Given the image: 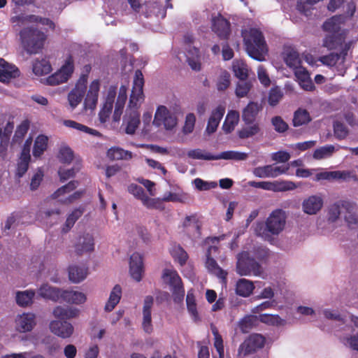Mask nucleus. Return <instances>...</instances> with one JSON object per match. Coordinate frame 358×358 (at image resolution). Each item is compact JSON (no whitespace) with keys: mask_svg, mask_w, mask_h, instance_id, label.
<instances>
[{"mask_svg":"<svg viewBox=\"0 0 358 358\" xmlns=\"http://www.w3.org/2000/svg\"><path fill=\"white\" fill-rule=\"evenodd\" d=\"M144 79L141 71L137 70L133 82V87L129 101L123 117L124 129L126 134L133 135L140 124L139 108L144 100L143 87Z\"/></svg>","mask_w":358,"mask_h":358,"instance_id":"1","label":"nucleus"},{"mask_svg":"<svg viewBox=\"0 0 358 358\" xmlns=\"http://www.w3.org/2000/svg\"><path fill=\"white\" fill-rule=\"evenodd\" d=\"M287 215L282 209L273 210L266 219L264 223L257 224L255 234L264 241H272L273 236H278L285 229Z\"/></svg>","mask_w":358,"mask_h":358,"instance_id":"2","label":"nucleus"},{"mask_svg":"<svg viewBox=\"0 0 358 358\" xmlns=\"http://www.w3.org/2000/svg\"><path fill=\"white\" fill-rule=\"evenodd\" d=\"M241 34L248 55L255 60L265 61L268 50L262 31L256 28H245Z\"/></svg>","mask_w":358,"mask_h":358,"instance_id":"3","label":"nucleus"},{"mask_svg":"<svg viewBox=\"0 0 358 358\" xmlns=\"http://www.w3.org/2000/svg\"><path fill=\"white\" fill-rule=\"evenodd\" d=\"M20 34L22 46L28 53L36 54L42 50L46 38L43 32L27 27Z\"/></svg>","mask_w":358,"mask_h":358,"instance_id":"4","label":"nucleus"},{"mask_svg":"<svg viewBox=\"0 0 358 358\" xmlns=\"http://www.w3.org/2000/svg\"><path fill=\"white\" fill-rule=\"evenodd\" d=\"M162 279L164 284L169 286L174 301L176 302H181L185 296V289L181 278L177 271L173 268L163 269Z\"/></svg>","mask_w":358,"mask_h":358,"instance_id":"5","label":"nucleus"},{"mask_svg":"<svg viewBox=\"0 0 358 358\" xmlns=\"http://www.w3.org/2000/svg\"><path fill=\"white\" fill-rule=\"evenodd\" d=\"M74 69L73 59L71 56H69L59 69L45 78L44 83L50 86H57L66 83L71 78Z\"/></svg>","mask_w":358,"mask_h":358,"instance_id":"6","label":"nucleus"},{"mask_svg":"<svg viewBox=\"0 0 358 358\" xmlns=\"http://www.w3.org/2000/svg\"><path fill=\"white\" fill-rule=\"evenodd\" d=\"M236 272L240 275H255L264 278V271L262 267L250 258L248 252H243L237 257Z\"/></svg>","mask_w":358,"mask_h":358,"instance_id":"7","label":"nucleus"},{"mask_svg":"<svg viewBox=\"0 0 358 358\" xmlns=\"http://www.w3.org/2000/svg\"><path fill=\"white\" fill-rule=\"evenodd\" d=\"M178 124L177 113L165 106H157L152 125L157 128H163L166 131L173 130Z\"/></svg>","mask_w":358,"mask_h":358,"instance_id":"8","label":"nucleus"},{"mask_svg":"<svg viewBox=\"0 0 358 358\" xmlns=\"http://www.w3.org/2000/svg\"><path fill=\"white\" fill-rule=\"evenodd\" d=\"M78 186L77 181H71L67 185L59 188L50 197L64 204H69L80 198L83 192L76 191L71 194Z\"/></svg>","mask_w":358,"mask_h":358,"instance_id":"9","label":"nucleus"},{"mask_svg":"<svg viewBox=\"0 0 358 358\" xmlns=\"http://www.w3.org/2000/svg\"><path fill=\"white\" fill-rule=\"evenodd\" d=\"M185 56L187 62L195 71H199L201 69V55L197 47L193 45L194 38L191 35L185 36Z\"/></svg>","mask_w":358,"mask_h":358,"instance_id":"10","label":"nucleus"},{"mask_svg":"<svg viewBox=\"0 0 358 358\" xmlns=\"http://www.w3.org/2000/svg\"><path fill=\"white\" fill-rule=\"evenodd\" d=\"M87 83V76L81 75L74 87L69 92L67 101L71 110H74L81 103L86 92Z\"/></svg>","mask_w":358,"mask_h":358,"instance_id":"11","label":"nucleus"},{"mask_svg":"<svg viewBox=\"0 0 358 358\" xmlns=\"http://www.w3.org/2000/svg\"><path fill=\"white\" fill-rule=\"evenodd\" d=\"M324 196L322 194H310L306 196L301 202V210L308 215H316L323 208Z\"/></svg>","mask_w":358,"mask_h":358,"instance_id":"12","label":"nucleus"},{"mask_svg":"<svg viewBox=\"0 0 358 358\" xmlns=\"http://www.w3.org/2000/svg\"><path fill=\"white\" fill-rule=\"evenodd\" d=\"M264 344L265 338L263 336L258 334H252L240 345L238 351V357L239 358L245 357L262 348Z\"/></svg>","mask_w":358,"mask_h":358,"instance_id":"13","label":"nucleus"},{"mask_svg":"<svg viewBox=\"0 0 358 358\" xmlns=\"http://www.w3.org/2000/svg\"><path fill=\"white\" fill-rule=\"evenodd\" d=\"M356 176L351 171H322L317 173L314 177V180L319 182L321 180H341L347 181L350 179L355 180Z\"/></svg>","mask_w":358,"mask_h":358,"instance_id":"14","label":"nucleus"},{"mask_svg":"<svg viewBox=\"0 0 358 358\" xmlns=\"http://www.w3.org/2000/svg\"><path fill=\"white\" fill-rule=\"evenodd\" d=\"M100 85V81L97 79L90 84L83 103L85 110L93 112L95 110L99 100Z\"/></svg>","mask_w":358,"mask_h":358,"instance_id":"15","label":"nucleus"},{"mask_svg":"<svg viewBox=\"0 0 358 358\" xmlns=\"http://www.w3.org/2000/svg\"><path fill=\"white\" fill-rule=\"evenodd\" d=\"M36 324V315L31 313L18 315L15 320V327L20 333L31 331Z\"/></svg>","mask_w":358,"mask_h":358,"instance_id":"16","label":"nucleus"},{"mask_svg":"<svg viewBox=\"0 0 358 358\" xmlns=\"http://www.w3.org/2000/svg\"><path fill=\"white\" fill-rule=\"evenodd\" d=\"M94 238L92 234L85 232L80 235L74 245L75 251L78 255L92 252L94 250Z\"/></svg>","mask_w":358,"mask_h":358,"instance_id":"17","label":"nucleus"},{"mask_svg":"<svg viewBox=\"0 0 358 358\" xmlns=\"http://www.w3.org/2000/svg\"><path fill=\"white\" fill-rule=\"evenodd\" d=\"M49 328L52 334L62 338H70L74 332L73 326L66 321L52 320Z\"/></svg>","mask_w":358,"mask_h":358,"instance_id":"18","label":"nucleus"},{"mask_svg":"<svg viewBox=\"0 0 358 358\" xmlns=\"http://www.w3.org/2000/svg\"><path fill=\"white\" fill-rule=\"evenodd\" d=\"M217 248L215 245H210L206 255V266L209 271L214 273L218 278L222 279V282L226 285V276L227 273L222 270L217 264L215 260L210 257V256L215 253Z\"/></svg>","mask_w":358,"mask_h":358,"instance_id":"19","label":"nucleus"},{"mask_svg":"<svg viewBox=\"0 0 358 358\" xmlns=\"http://www.w3.org/2000/svg\"><path fill=\"white\" fill-rule=\"evenodd\" d=\"M144 272L143 257L138 252L133 253L129 259V273L136 282L142 280Z\"/></svg>","mask_w":358,"mask_h":358,"instance_id":"20","label":"nucleus"},{"mask_svg":"<svg viewBox=\"0 0 358 358\" xmlns=\"http://www.w3.org/2000/svg\"><path fill=\"white\" fill-rule=\"evenodd\" d=\"M128 191L134 195L136 199L141 201L143 204L148 208H157L159 203V200L148 197L144 192L143 189L136 184H131L128 187Z\"/></svg>","mask_w":358,"mask_h":358,"instance_id":"21","label":"nucleus"},{"mask_svg":"<svg viewBox=\"0 0 358 358\" xmlns=\"http://www.w3.org/2000/svg\"><path fill=\"white\" fill-rule=\"evenodd\" d=\"M153 303V297L151 296H147L144 299L143 306L142 327L143 330L148 334L152 331L151 310Z\"/></svg>","mask_w":358,"mask_h":358,"instance_id":"22","label":"nucleus"},{"mask_svg":"<svg viewBox=\"0 0 358 358\" xmlns=\"http://www.w3.org/2000/svg\"><path fill=\"white\" fill-rule=\"evenodd\" d=\"M31 145V139L29 138L25 141L23 150L19 159V162L17 163L16 174L18 177H22L27 171L31 158L29 154Z\"/></svg>","mask_w":358,"mask_h":358,"instance_id":"23","label":"nucleus"},{"mask_svg":"<svg viewBox=\"0 0 358 358\" xmlns=\"http://www.w3.org/2000/svg\"><path fill=\"white\" fill-rule=\"evenodd\" d=\"M11 22L16 24V25L21 27L27 25L29 23L37 22L43 25H47L50 28H54L53 22L47 18H41L36 15H18L14 16L11 18Z\"/></svg>","mask_w":358,"mask_h":358,"instance_id":"24","label":"nucleus"},{"mask_svg":"<svg viewBox=\"0 0 358 358\" xmlns=\"http://www.w3.org/2000/svg\"><path fill=\"white\" fill-rule=\"evenodd\" d=\"M224 112L225 108L223 106H218L213 110L206 129V132L208 134H212L215 132Z\"/></svg>","mask_w":358,"mask_h":358,"instance_id":"25","label":"nucleus"},{"mask_svg":"<svg viewBox=\"0 0 358 358\" xmlns=\"http://www.w3.org/2000/svg\"><path fill=\"white\" fill-rule=\"evenodd\" d=\"M63 289L52 287L47 283H44L38 289V294L40 296L52 300L53 301H61Z\"/></svg>","mask_w":358,"mask_h":358,"instance_id":"26","label":"nucleus"},{"mask_svg":"<svg viewBox=\"0 0 358 358\" xmlns=\"http://www.w3.org/2000/svg\"><path fill=\"white\" fill-rule=\"evenodd\" d=\"M352 16L346 15H335L329 20H327L323 24V29L324 31L331 33L336 34L341 29L345 22L350 19Z\"/></svg>","mask_w":358,"mask_h":358,"instance_id":"27","label":"nucleus"},{"mask_svg":"<svg viewBox=\"0 0 358 358\" xmlns=\"http://www.w3.org/2000/svg\"><path fill=\"white\" fill-rule=\"evenodd\" d=\"M61 300L71 304L81 305L87 301V296L80 291L66 289L63 290Z\"/></svg>","mask_w":358,"mask_h":358,"instance_id":"28","label":"nucleus"},{"mask_svg":"<svg viewBox=\"0 0 358 358\" xmlns=\"http://www.w3.org/2000/svg\"><path fill=\"white\" fill-rule=\"evenodd\" d=\"M212 29L220 38H225L229 34V23L222 16L217 15L213 19Z\"/></svg>","mask_w":358,"mask_h":358,"instance_id":"29","label":"nucleus"},{"mask_svg":"<svg viewBox=\"0 0 358 358\" xmlns=\"http://www.w3.org/2000/svg\"><path fill=\"white\" fill-rule=\"evenodd\" d=\"M18 69L13 65H10L5 60L0 58V81L7 83L10 79L18 76Z\"/></svg>","mask_w":358,"mask_h":358,"instance_id":"30","label":"nucleus"},{"mask_svg":"<svg viewBox=\"0 0 358 358\" xmlns=\"http://www.w3.org/2000/svg\"><path fill=\"white\" fill-rule=\"evenodd\" d=\"M252 281L245 278L239 279L235 285L236 294L242 297H249L255 290Z\"/></svg>","mask_w":358,"mask_h":358,"instance_id":"31","label":"nucleus"},{"mask_svg":"<svg viewBox=\"0 0 358 358\" xmlns=\"http://www.w3.org/2000/svg\"><path fill=\"white\" fill-rule=\"evenodd\" d=\"M52 71L51 63L47 59H36L32 63V71L36 76L48 75Z\"/></svg>","mask_w":358,"mask_h":358,"instance_id":"32","label":"nucleus"},{"mask_svg":"<svg viewBox=\"0 0 358 358\" xmlns=\"http://www.w3.org/2000/svg\"><path fill=\"white\" fill-rule=\"evenodd\" d=\"M122 294V289L120 285H115L111 289L108 299L105 304L104 310L106 312H111L119 303Z\"/></svg>","mask_w":358,"mask_h":358,"instance_id":"33","label":"nucleus"},{"mask_svg":"<svg viewBox=\"0 0 358 358\" xmlns=\"http://www.w3.org/2000/svg\"><path fill=\"white\" fill-rule=\"evenodd\" d=\"M342 206L346 210V213L344 215V219L350 227H353L358 224V215L355 212L356 205L354 203L343 201L342 202Z\"/></svg>","mask_w":358,"mask_h":358,"instance_id":"34","label":"nucleus"},{"mask_svg":"<svg viewBox=\"0 0 358 358\" xmlns=\"http://www.w3.org/2000/svg\"><path fill=\"white\" fill-rule=\"evenodd\" d=\"M80 311L73 307L57 306L53 309V315L58 319L69 320L76 318L79 315Z\"/></svg>","mask_w":358,"mask_h":358,"instance_id":"35","label":"nucleus"},{"mask_svg":"<svg viewBox=\"0 0 358 358\" xmlns=\"http://www.w3.org/2000/svg\"><path fill=\"white\" fill-rule=\"evenodd\" d=\"M127 99V88L122 85L120 87L117 101L115 103L113 119L115 121H119L122 113L125 101Z\"/></svg>","mask_w":358,"mask_h":358,"instance_id":"36","label":"nucleus"},{"mask_svg":"<svg viewBox=\"0 0 358 358\" xmlns=\"http://www.w3.org/2000/svg\"><path fill=\"white\" fill-rule=\"evenodd\" d=\"M88 271L85 266H71L69 268V278L73 283H79L86 278Z\"/></svg>","mask_w":358,"mask_h":358,"instance_id":"37","label":"nucleus"},{"mask_svg":"<svg viewBox=\"0 0 358 358\" xmlns=\"http://www.w3.org/2000/svg\"><path fill=\"white\" fill-rule=\"evenodd\" d=\"M191 198L189 194L178 189L176 192H166L164 194L162 201L165 202L187 203Z\"/></svg>","mask_w":358,"mask_h":358,"instance_id":"38","label":"nucleus"},{"mask_svg":"<svg viewBox=\"0 0 358 358\" xmlns=\"http://www.w3.org/2000/svg\"><path fill=\"white\" fill-rule=\"evenodd\" d=\"M339 145H326L317 148L313 154V157L316 160H321L331 157L334 153L339 150Z\"/></svg>","mask_w":358,"mask_h":358,"instance_id":"39","label":"nucleus"},{"mask_svg":"<svg viewBox=\"0 0 358 358\" xmlns=\"http://www.w3.org/2000/svg\"><path fill=\"white\" fill-rule=\"evenodd\" d=\"M239 122V113L236 110H229L225 117L222 124L223 131L227 133H231Z\"/></svg>","mask_w":358,"mask_h":358,"instance_id":"40","label":"nucleus"},{"mask_svg":"<svg viewBox=\"0 0 358 358\" xmlns=\"http://www.w3.org/2000/svg\"><path fill=\"white\" fill-rule=\"evenodd\" d=\"M345 2L347 3L346 14H348V16H352L356 10L353 0H330L327 8L329 11L334 12Z\"/></svg>","mask_w":358,"mask_h":358,"instance_id":"41","label":"nucleus"},{"mask_svg":"<svg viewBox=\"0 0 358 358\" xmlns=\"http://www.w3.org/2000/svg\"><path fill=\"white\" fill-rule=\"evenodd\" d=\"M107 157L111 160H128L132 158V153L119 147H113L108 150Z\"/></svg>","mask_w":358,"mask_h":358,"instance_id":"42","label":"nucleus"},{"mask_svg":"<svg viewBox=\"0 0 358 358\" xmlns=\"http://www.w3.org/2000/svg\"><path fill=\"white\" fill-rule=\"evenodd\" d=\"M48 145V138L45 135L38 136L34 141L33 148V155L34 157H39L46 150Z\"/></svg>","mask_w":358,"mask_h":358,"instance_id":"43","label":"nucleus"},{"mask_svg":"<svg viewBox=\"0 0 358 358\" xmlns=\"http://www.w3.org/2000/svg\"><path fill=\"white\" fill-rule=\"evenodd\" d=\"M347 50H344L340 55L338 54H330L328 56L322 57L320 61L327 66H334L337 64H343L347 55Z\"/></svg>","mask_w":358,"mask_h":358,"instance_id":"44","label":"nucleus"},{"mask_svg":"<svg viewBox=\"0 0 358 358\" xmlns=\"http://www.w3.org/2000/svg\"><path fill=\"white\" fill-rule=\"evenodd\" d=\"M311 121L309 113L303 108H299L294 113L293 125L294 127H300L307 124Z\"/></svg>","mask_w":358,"mask_h":358,"instance_id":"45","label":"nucleus"},{"mask_svg":"<svg viewBox=\"0 0 358 358\" xmlns=\"http://www.w3.org/2000/svg\"><path fill=\"white\" fill-rule=\"evenodd\" d=\"M260 110L257 103L250 102L243 110V119L245 123H251Z\"/></svg>","mask_w":358,"mask_h":358,"instance_id":"46","label":"nucleus"},{"mask_svg":"<svg viewBox=\"0 0 358 358\" xmlns=\"http://www.w3.org/2000/svg\"><path fill=\"white\" fill-rule=\"evenodd\" d=\"M258 320L268 325L271 326H285L287 323L286 320L281 318L278 315L262 314L259 316Z\"/></svg>","mask_w":358,"mask_h":358,"instance_id":"47","label":"nucleus"},{"mask_svg":"<svg viewBox=\"0 0 358 358\" xmlns=\"http://www.w3.org/2000/svg\"><path fill=\"white\" fill-rule=\"evenodd\" d=\"M34 296L35 292L34 290L17 292L15 296L16 302L20 306H28L32 303Z\"/></svg>","mask_w":358,"mask_h":358,"instance_id":"48","label":"nucleus"},{"mask_svg":"<svg viewBox=\"0 0 358 358\" xmlns=\"http://www.w3.org/2000/svg\"><path fill=\"white\" fill-rule=\"evenodd\" d=\"M285 64L294 71L296 70V68L301 66V60L299 57V54L294 50L287 51L285 56Z\"/></svg>","mask_w":358,"mask_h":358,"instance_id":"49","label":"nucleus"},{"mask_svg":"<svg viewBox=\"0 0 358 358\" xmlns=\"http://www.w3.org/2000/svg\"><path fill=\"white\" fill-rule=\"evenodd\" d=\"M187 155L188 157L194 159L206 161L215 160V155H213L205 150L199 148L189 150L187 153Z\"/></svg>","mask_w":358,"mask_h":358,"instance_id":"50","label":"nucleus"},{"mask_svg":"<svg viewBox=\"0 0 358 358\" xmlns=\"http://www.w3.org/2000/svg\"><path fill=\"white\" fill-rule=\"evenodd\" d=\"M233 71L236 78L241 80H246L248 76V69L246 64L241 60H236L233 62Z\"/></svg>","mask_w":358,"mask_h":358,"instance_id":"51","label":"nucleus"},{"mask_svg":"<svg viewBox=\"0 0 358 358\" xmlns=\"http://www.w3.org/2000/svg\"><path fill=\"white\" fill-rule=\"evenodd\" d=\"M170 252L175 261L181 266L184 265L188 259L187 253L178 245H173L170 249Z\"/></svg>","mask_w":358,"mask_h":358,"instance_id":"52","label":"nucleus"},{"mask_svg":"<svg viewBox=\"0 0 358 358\" xmlns=\"http://www.w3.org/2000/svg\"><path fill=\"white\" fill-rule=\"evenodd\" d=\"M59 162L69 164L73 159L74 155L72 150L67 145H61L57 156Z\"/></svg>","mask_w":358,"mask_h":358,"instance_id":"53","label":"nucleus"},{"mask_svg":"<svg viewBox=\"0 0 358 358\" xmlns=\"http://www.w3.org/2000/svg\"><path fill=\"white\" fill-rule=\"evenodd\" d=\"M64 126L76 129L78 131H80L87 134H90L93 136H98L99 132L95 129H91L84 124L78 123L76 121L66 120L63 122Z\"/></svg>","mask_w":358,"mask_h":358,"instance_id":"54","label":"nucleus"},{"mask_svg":"<svg viewBox=\"0 0 358 358\" xmlns=\"http://www.w3.org/2000/svg\"><path fill=\"white\" fill-rule=\"evenodd\" d=\"M275 308L281 309L282 308V306H278V302L276 300H266L253 307L251 310V313L253 314H259L266 310Z\"/></svg>","mask_w":358,"mask_h":358,"instance_id":"55","label":"nucleus"},{"mask_svg":"<svg viewBox=\"0 0 358 358\" xmlns=\"http://www.w3.org/2000/svg\"><path fill=\"white\" fill-rule=\"evenodd\" d=\"M341 341L346 347L358 351V331L343 335L341 337Z\"/></svg>","mask_w":358,"mask_h":358,"instance_id":"56","label":"nucleus"},{"mask_svg":"<svg viewBox=\"0 0 358 358\" xmlns=\"http://www.w3.org/2000/svg\"><path fill=\"white\" fill-rule=\"evenodd\" d=\"M248 124L238 131V136L241 138H247L257 134L260 131L257 123H248Z\"/></svg>","mask_w":358,"mask_h":358,"instance_id":"57","label":"nucleus"},{"mask_svg":"<svg viewBox=\"0 0 358 358\" xmlns=\"http://www.w3.org/2000/svg\"><path fill=\"white\" fill-rule=\"evenodd\" d=\"M252 174L259 178H273V165H265L255 167L252 171Z\"/></svg>","mask_w":358,"mask_h":358,"instance_id":"58","label":"nucleus"},{"mask_svg":"<svg viewBox=\"0 0 358 358\" xmlns=\"http://www.w3.org/2000/svg\"><path fill=\"white\" fill-rule=\"evenodd\" d=\"M186 303L188 312L191 314L194 320L198 319V313L196 309V303L194 295V291L190 289L188 291L186 297Z\"/></svg>","mask_w":358,"mask_h":358,"instance_id":"59","label":"nucleus"},{"mask_svg":"<svg viewBox=\"0 0 358 358\" xmlns=\"http://www.w3.org/2000/svg\"><path fill=\"white\" fill-rule=\"evenodd\" d=\"M252 88V83L250 81H247L245 80H240L237 83L235 94L236 96L238 98H243L247 96L249 93L250 89Z\"/></svg>","mask_w":358,"mask_h":358,"instance_id":"60","label":"nucleus"},{"mask_svg":"<svg viewBox=\"0 0 358 358\" xmlns=\"http://www.w3.org/2000/svg\"><path fill=\"white\" fill-rule=\"evenodd\" d=\"M297 185L292 181L289 180H275L274 192H285L294 190L297 188Z\"/></svg>","mask_w":358,"mask_h":358,"instance_id":"61","label":"nucleus"},{"mask_svg":"<svg viewBox=\"0 0 358 358\" xmlns=\"http://www.w3.org/2000/svg\"><path fill=\"white\" fill-rule=\"evenodd\" d=\"M231 83L230 74L227 71H222L216 81V87L218 91L226 90Z\"/></svg>","mask_w":358,"mask_h":358,"instance_id":"62","label":"nucleus"},{"mask_svg":"<svg viewBox=\"0 0 358 358\" xmlns=\"http://www.w3.org/2000/svg\"><path fill=\"white\" fill-rule=\"evenodd\" d=\"M196 123V116L194 114L190 113L187 114L185 116V120L184 122V125L182 129V131L183 134L188 135L192 134L194 129Z\"/></svg>","mask_w":358,"mask_h":358,"instance_id":"63","label":"nucleus"},{"mask_svg":"<svg viewBox=\"0 0 358 358\" xmlns=\"http://www.w3.org/2000/svg\"><path fill=\"white\" fill-rule=\"evenodd\" d=\"M343 201H338L329 207L328 209V220L334 222L338 220L341 215V208Z\"/></svg>","mask_w":358,"mask_h":358,"instance_id":"64","label":"nucleus"}]
</instances>
